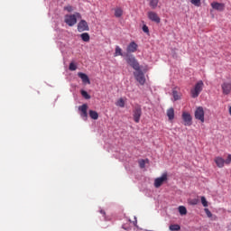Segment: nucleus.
I'll return each mask as SVG.
<instances>
[{"label": "nucleus", "instance_id": "obj_33", "mask_svg": "<svg viewBox=\"0 0 231 231\" xmlns=\"http://www.w3.org/2000/svg\"><path fill=\"white\" fill-rule=\"evenodd\" d=\"M139 167L141 169H145V160L139 161Z\"/></svg>", "mask_w": 231, "mask_h": 231}, {"label": "nucleus", "instance_id": "obj_32", "mask_svg": "<svg viewBox=\"0 0 231 231\" xmlns=\"http://www.w3.org/2000/svg\"><path fill=\"white\" fill-rule=\"evenodd\" d=\"M224 163H226V165H230V163H231V154L227 155L226 160V161L224 160Z\"/></svg>", "mask_w": 231, "mask_h": 231}, {"label": "nucleus", "instance_id": "obj_3", "mask_svg": "<svg viewBox=\"0 0 231 231\" xmlns=\"http://www.w3.org/2000/svg\"><path fill=\"white\" fill-rule=\"evenodd\" d=\"M127 64L133 68V69H135V71H138L140 69V63H138V60H136V58L133 55H126L125 59Z\"/></svg>", "mask_w": 231, "mask_h": 231}, {"label": "nucleus", "instance_id": "obj_31", "mask_svg": "<svg viewBox=\"0 0 231 231\" xmlns=\"http://www.w3.org/2000/svg\"><path fill=\"white\" fill-rule=\"evenodd\" d=\"M200 199L203 207H208V201H207V199L205 197H201Z\"/></svg>", "mask_w": 231, "mask_h": 231}, {"label": "nucleus", "instance_id": "obj_8", "mask_svg": "<svg viewBox=\"0 0 231 231\" xmlns=\"http://www.w3.org/2000/svg\"><path fill=\"white\" fill-rule=\"evenodd\" d=\"M78 32L82 33V32H89V25L88 24V22L86 20H81L78 23Z\"/></svg>", "mask_w": 231, "mask_h": 231}, {"label": "nucleus", "instance_id": "obj_18", "mask_svg": "<svg viewBox=\"0 0 231 231\" xmlns=\"http://www.w3.org/2000/svg\"><path fill=\"white\" fill-rule=\"evenodd\" d=\"M158 3H160V0H149V6L152 10H156L158 8Z\"/></svg>", "mask_w": 231, "mask_h": 231}, {"label": "nucleus", "instance_id": "obj_37", "mask_svg": "<svg viewBox=\"0 0 231 231\" xmlns=\"http://www.w3.org/2000/svg\"><path fill=\"white\" fill-rule=\"evenodd\" d=\"M101 214H106V212H104V211H101Z\"/></svg>", "mask_w": 231, "mask_h": 231}, {"label": "nucleus", "instance_id": "obj_36", "mask_svg": "<svg viewBox=\"0 0 231 231\" xmlns=\"http://www.w3.org/2000/svg\"><path fill=\"white\" fill-rule=\"evenodd\" d=\"M65 10H67L68 12H73V7L69 5V6H67Z\"/></svg>", "mask_w": 231, "mask_h": 231}, {"label": "nucleus", "instance_id": "obj_23", "mask_svg": "<svg viewBox=\"0 0 231 231\" xmlns=\"http://www.w3.org/2000/svg\"><path fill=\"white\" fill-rule=\"evenodd\" d=\"M116 106H117L118 107H125V101L124 100V98L121 97L117 100Z\"/></svg>", "mask_w": 231, "mask_h": 231}, {"label": "nucleus", "instance_id": "obj_2", "mask_svg": "<svg viewBox=\"0 0 231 231\" xmlns=\"http://www.w3.org/2000/svg\"><path fill=\"white\" fill-rule=\"evenodd\" d=\"M203 86H205V84L202 80L196 83L195 87L190 91L192 98H198V97H199V93L203 91Z\"/></svg>", "mask_w": 231, "mask_h": 231}, {"label": "nucleus", "instance_id": "obj_15", "mask_svg": "<svg viewBox=\"0 0 231 231\" xmlns=\"http://www.w3.org/2000/svg\"><path fill=\"white\" fill-rule=\"evenodd\" d=\"M78 77L81 79L83 84H91V81L89 80V77H88L86 73L79 72Z\"/></svg>", "mask_w": 231, "mask_h": 231}, {"label": "nucleus", "instance_id": "obj_4", "mask_svg": "<svg viewBox=\"0 0 231 231\" xmlns=\"http://www.w3.org/2000/svg\"><path fill=\"white\" fill-rule=\"evenodd\" d=\"M133 118L135 124H140V118H142V106L135 105L133 109Z\"/></svg>", "mask_w": 231, "mask_h": 231}, {"label": "nucleus", "instance_id": "obj_30", "mask_svg": "<svg viewBox=\"0 0 231 231\" xmlns=\"http://www.w3.org/2000/svg\"><path fill=\"white\" fill-rule=\"evenodd\" d=\"M172 95H173L174 100H180V98H181V97H180V94H178V91H176V90H173V91H172Z\"/></svg>", "mask_w": 231, "mask_h": 231}, {"label": "nucleus", "instance_id": "obj_7", "mask_svg": "<svg viewBox=\"0 0 231 231\" xmlns=\"http://www.w3.org/2000/svg\"><path fill=\"white\" fill-rule=\"evenodd\" d=\"M195 118L196 120H200L202 123L205 122V110H203L202 106L197 107L195 111Z\"/></svg>", "mask_w": 231, "mask_h": 231}, {"label": "nucleus", "instance_id": "obj_27", "mask_svg": "<svg viewBox=\"0 0 231 231\" xmlns=\"http://www.w3.org/2000/svg\"><path fill=\"white\" fill-rule=\"evenodd\" d=\"M191 5L194 6H201V0H190Z\"/></svg>", "mask_w": 231, "mask_h": 231}, {"label": "nucleus", "instance_id": "obj_24", "mask_svg": "<svg viewBox=\"0 0 231 231\" xmlns=\"http://www.w3.org/2000/svg\"><path fill=\"white\" fill-rule=\"evenodd\" d=\"M169 228H170L171 231H180V230H181V226H180V225H178V224L171 225Z\"/></svg>", "mask_w": 231, "mask_h": 231}, {"label": "nucleus", "instance_id": "obj_1", "mask_svg": "<svg viewBox=\"0 0 231 231\" xmlns=\"http://www.w3.org/2000/svg\"><path fill=\"white\" fill-rule=\"evenodd\" d=\"M82 15H80V13H76L74 14H69L65 16V23L68 24V26H75L77 24V18L80 19Z\"/></svg>", "mask_w": 231, "mask_h": 231}, {"label": "nucleus", "instance_id": "obj_14", "mask_svg": "<svg viewBox=\"0 0 231 231\" xmlns=\"http://www.w3.org/2000/svg\"><path fill=\"white\" fill-rule=\"evenodd\" d=\"M79 110L81 111V117L88 119V105L83 104L82 106H79Z\"/></svg>", "mask_w": 231, "mask_h": 231}, {"label": "nucleus", "instance_id": "obj_17", "mask_svg": "<svg viewBox=\"0 0 231 231\" xmlns=\"http://www.w3.org/2000/svg\"><path fill=\"white\" fill-rule=\"evenodd\" d=\"M166 115L168 116L169 121L172 122V120H174V108L171 107V108L167 109Z\"/></svg>", "mask_w": 231, "mask_h": 231}, {"label": "nucleus", "instance_id": "obj_26", "mask_svg": "<svg viewBox=\"0 0 231 231\" xmlns=\"http://www.w3.org/2000/svg\"><path fill=\"white\" fill-rule=\"evenodd\" d=\"M81 95L83 98H86V100H89V98H91V96H89L86 90H81Z\"/></svg>", "mask_w": 231, "mask_h": 231}, {"label": "nucleus", "instance_id": "obj_34", "mask_svg": "<svg viewBox=\"0 0 231 231\" xmlns=\"http://www.w3.org/2000/svg\"><path fill=\"white\" fill-rule=\"evenodd\" d=\"M204 212L206 213V216H208V217H212V212H210L209 208H205Z\"/></svg>", "mask_w": 231, "mask_h": 231}, {"label": "nucleus", "instance_id": "obj_6", "mask_svg": "<svg viewBox=\"0 0 231 231\" xmlns=\"http://www.w3.org/2000/svg\"><path fill=\"white\" fill-rule=\"evenodd\" d=\"M134 76L135 80H137V82H139V84L141 86H143V84H145V75L143 74V71H142V69H138L135 70V72H134Z\"/></svg>", "mask_w": 231, "mask_h": 231}, {"label": "nucleus", "instance_id": "obj_25", "mask_svg": "<svg viewBox=\"0 0 231 231\" xmlns=\"http://www.w3.org/2000/svg\"><path fill=\"white\" fill-rule=\"evenodd\" d=\"M179 212H180V216H186L187 208H185V206H180L179 207Z\"/></svg>", "mask_w": 231, "mask_h": 231}, {"label": "nucleus", "instance_id": "obj_19", "mask_svg": "<svg viewBox=\"0 0 231 231\" xmlns=\"http://www.w3.org/2000/svg\"><path fill=\"white\" fill-rule=\"evenodd\" d=\"M124 15V10L121 7H116L115 9V17L120 18Z\"/></svg>", "mask_w": 231, "mask_h": 231}, {"label": "nucleus", "instance_id": "obj_22", "mask_svg": "<svg viewBox=\"0 0 231 231\" xmlns=\"http://www.w3.org/2000/svg\"><path fill=\"white\" fill-rule=\"evenodd\" d=\"M89 116L92 120H98V113L94 110H89Z\"/></svg>", "mask_w": 231, "mask_h": 231}, {"label": "nucleus", "instance_id": "obj_13", "mask_svg": "<svg viewBox=\"0 0 231 231\" xmlns=\"http://www.w3.org/2000/svg\"><path fill=\"white\" fill-rule=\"evenodd\" d=\"M137 51H138V44H136V42H131L126 48L127 53H134Z\"/></svg>", "mask_w": 231, "mask_h": 231}, {"label": "nucleus", "instance_id": "obj_35", "mask_svg": "<svg viewBox=\"0 0 231 231\" xmlns=\"http://www.w3.org/2000/svg\"><path fill=\"white\" fill-rule=\"evenodd\" d=\"M143 32H144V33H149V27L147 25H143Z\"/></svg>", "mask_w": 231, "mask_h": 231}, {"label": "nucleus", "instance_id": "obj_12", "mask_svg": "<svg viewBox=\"0 0 231 231\" xmlns=\"http://www.w3.org/2000/svg\"><path fill=\"white\" fill-rule=\"evenodd\" d=\"M211 8H213V10H217V12H224L225 11V4L213 2V3H211Z\"/></svg>", "mask_w": 231, "mask_h": 231}, {"label": "nucleus", "instance_id": "obj_28", "mask_svg": "<svg viewBox=\"0 0 231 231\" xmlns=\"http://www.w3.org/2000/svg\"><path fill=\"white\" fill-rule=\"evenodd\" d=\"M69 71H76L77 65L73 62L69 63Z\"/></svg>", "mask_w": 231, "mask_h": 231}, {"label": "nucleus", "instance_id": "obj_11", "mask_svg": "<svg viewBox=\"0 0 231 231\" xmlns=\"http://www.w3.org/2000/svg\"><path fill=\"white\" fill-rule=\"evenodd\" d=\"M223 95H230L231 93V82H224L221 85Z\"/></svg>", "mask_w": 231, "mask_h": 231}, {"label": "nucleus", "instance_id": "obj_20", "mask_svg": "<svg viewBox=\"0 0 231 231\" xmlns=\"http://www.w3.org/2000/svg\"><path fill=\"white\" fill-rule=\"evenodd\" d=\"M80 38L84 42H89L90 36L88 32H83L80 34Z\"/></svg>", "mask_w": 231, "mask_h": 231}, {"label": "nucleus", "instance_id": "obj_16", "mask_svg": "<svg viewBox=\"0 0 231 231\" xmlns=\"http://www.w3.org/2000/svg\"><path fill=\"white\" fill-rule=\"evenodd\" d=\"M214 162L219 169H223L225 167V159H223V157H216Z\"/></svg>", "mask_w": 231, "mask_h": 231}, {"label": "nucleus", "instance_id": "obj_5", "mask_svg": "<svg viewBox=\"0 0 231 231\" xmlns=\"http://www.w3.org/2000/svg\"><path fill=\"white\" fill-rule=\"evenodd\" d=\"M169 180L167 172L162 173V175L154 180V187L155 189H160L161 186Z\"/></svg>", "mask_w": 231, "mask_h": 231}, {"label": "nucleus", "instance_id": "obj_29", "mask_svg": "<svg viewBox=\"0 0 231 231\" xmlns=\"http://www.w3.org/2000/svg\"><path fill=\"white\" fill-rule=\"evenodd\" d=\"M189 205H198L199 203V199H191L189 200Z\"/></svg>", "mask_w": 231, "mask_h": 231}, {"label": "nucleus", "instance_id": "obj_10", "mask_svg": "<svg viewBox=\"0 0 231 231\" xmlns=\"http://www.w3.org/2000/svg\"><path fill=\"white\" fill-rule=\"evenodd\" d=\"M148 19H150V21H152V23H156L157 24H160L162 21V19H160V16H158V14L152 11L148 12Z\"/></svg>", "mask_w": 231, "mask_h": 231}, {"label": "nucleus", "instance_id": "obj_21", "mask_svg": "<svg viewBox=\"0 0 231 231\" xmlns=\"http://www.w3.org/2000/svg\"><path fill=\"white\" fill-rule=\"evenodd\" d=\"M124 53H122V48L120 46H116V51L114 57H123Z\"/></svg>", "mask_w": 231, "mask_h": 231}, {"label": "nucleus", "instance_id": "obj_9", "mask_svg": "<svg viewBox=\"0 0 231 231\" xmlns=\"http://www.w3.org/2000/svg\"><path fill=\"white\" fill-rule=\"evenodd\" d=\"M184 125H192V116L189 112H182Z\"/></svg>", "mask_w": 231, "mask_h": 231}]
</instances>
